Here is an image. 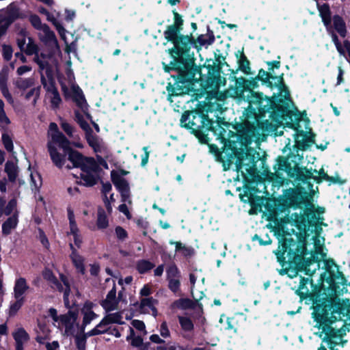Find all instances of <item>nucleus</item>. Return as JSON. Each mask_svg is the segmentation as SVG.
<instances>
[{
    "mask_svg": "<svg viewBox=\"0 0 350 350\" xmlns=\"http://www.w3.org/2000/svg\"><path fill=\"white\" fill-rule=\"evenodd\" d=\"M221 110V105L216 101L199 104L194 109L183 113L180 126L189 130L200 144H208L209 152L216 161L221 163L224 171L229 170L234 164L237 173L241 172L246 178L243 168L252 176L258 172L257 162L261 161L264 164L266 158L250 146L252 142L240 137L242 133L237 128V122H228L218 116L215 120L209 118L208 113Z\"/></svg>",
    "mask_w": 350,
    "mask_h": 350,
    "instance_id": "obj_1",
    "label": "nucleus"
},
{
    "mask_svg": "<svg viewBox=\"0 0 350 350\" xmlns=\"http://www.w3.org/2000/svg\"><path fill=\"white\" fill-rule=\"evenodd\" d=\"M267 75L266 70L260 68L258 75L251 79L236 76L230 77L235 81L234 92L237 97L241 98L245 92H248L246 99L248 105L244 109L241 122H237V128L242 133L240 137L247 142H252L261 133L273 131L275 126L280 124L283 120H290L286 125L293 129H297L301 120L299 111L295 113L291 110L287 100L280 98L279 93L267 96L254 90L259 86L258 81L267 88L268 84L271 85Z\"/></svg>",
    "mask_w": 350,
    "mask_h": 350,
    "instance_id": "obj_2",
    "label": "nucleus"
},
{
    "mask_svg": "<svg viewBox=\"0 0 350 350\" xmlns=\"http://www.w3.org/2000/svg\"><path fill=\"white\" fill-rule=\"evenodd\" d=\"M278 239V248L275 252L278 262L282 266L279 271L281 275H287L290 278H296L299 272L312 276L320 267V260L317 253H310L308 239L310 234L292 233L284 228L275 232Z\"/></svg>",
    "mask_w": 350,
    "mask_h": 350,
    "instance_id": "obj_3",
    "label": "nucleus"
},
{
    "mask_svg": "<svg viewBox=\"0 0 350 350\" xmlns=\"http://www.w3.org/2000/svg\"><path fill=\"white\" fill-rule=\"evenodd\" d=\"M323 262L325 271L320 275V282L315 284L309 275L296 277L299 284L295 293L299 297V303L309 306L312 312L333 302L337 295L347 292V286L350 285L333 258L325 259Z\"/></svg>",
    "mask_w": 350,
    "mask_h": 350,
    "instance_id": "obj_4",
    "label": "nucleus"
},
{
    "mask_svg": "<svg viewBox=\"0 0 350 350\" xmlns=\"http://www.w3.org/2000/svg\"><path fill=\"white\" fill-rule=\"evenodd\" d=\"M176 45L167 50V53L173 58L169 64L163 62V68L165 72L172 71L178 72L177 75H172L175 82L168 83L166 86L167 100L172 102V97L189 94L192 90V86L197 83V72L200 68L196 65L194 57H187L177 50Z\"/></svg>",
    "mask_w": 350,
    "mask_h": 350,
    "instance_id": "obj_5",
    "label": "nucleus"
},
{
    "mask_svg": "<svg viewBox=\"0 0 350 350\" xmlns=\"http://www.w3.org/2000/svg\"><path fill=\"white\" fill-rule=\"evenodd\" d=\"M324 307H319L312 312L311 317L315 323L314 327L321 329L315 334L327 344L329 350H338L336 348L340 344L342 335L340 330L332 325L337 321H342L344 314H349V310L345 305L333 302Z\"/></svg>",
    "mask_w": 350,
    "mask_h": 350,
    "instance_id": "obj_6",
    "label": "nucleus"
},
{
    "mask_svg": "<svg viewBox=\"0 0 350 350\" xmlns=\"http://www.w3.org/2000/svg\"><path fill=\"white\" fill-rule=\"evenodd\" d=\"M310 198L312 195L301 186L284 189L282 195L267 200L265 208L269 213L268 220L273 222L282 220L283 218L280 215L282 213L285 214L284 217L290 216L291 208H304L310 204Z\"/></svg>",
    "mask_w": 350,
    "mask_h": 350,
    "instance_id": "obj_7",
    "label": "nucleus"
},
{
    "mask_svg": "<svg viewBox=\"0 0 350 350\" xmlns=\"http://www.w3.org/2000/svg\"><path fill=\"white\" fill-rule=\"evenodd\" d=\"M325 213V208L322 206L314 207L312 198L310 199V204L307 205L303 212L293 213L291 216L284 217L282 219L283 224H291L297 230L298 233L312 234L319 235L322 230L324 218L321 215Z\"/></svg>",
    "mask_w": 350,
    "mask_h": 350,
    "instance_id": "obj_8",
    "label": "nucleus"
},
{
    "mask_svg": "<svg viewBox=\"0 0 350 350\" xmlns=\"http://www.w3.org/2000/svg\"><path fill=\"white\" fill-rule=\"evenodd\" d=\"M297 155L290 153L288 156L279 155L275 159L273 165L275 172L271 173L269 179L279 186L282 185L285 181L282 172H285L290 178H295L304 184L308 183V180L312 177L311 170L306 167H300L296 161Z\"/></svg>",
    "mask_w": 350,
    "mask_h": 350,
    "instance_id": "obj_9",
    "label": "nucleus"
},
{
    "mask_svg": "<svg viewBox=\"0 0 350 350\" xmlns=\"http://www.w3.org/2000/svg\"><path fill=\"white\" fill-rule=\"evenodd\" d=\"M215 62L213 64H204L202 67L198 66L199 72H197V83H200L201 89L206 93H217L221 86H224L226 83V79L221 75L222 72V66H229L227 62L222 63L225 57L221 55L215 53Z\"/></svg>",
    "mask_w": 350,
    "mask_h": 350,
    "instance_id": "obj_10",
    "label": "nucleus"
},
{
    "mask_svg": "<svg viewBox=\"0 0 350 350\" xmlns=\"http://www.w3.org/2000/svg\"><path fill=\"white\" fill-rule=\"evenodd\" d=\"M174 16V23L166 27L163 32L165 40L178 47L179 45L185 46L188 44L189 38L187 35L182 33L184 26V20L183 16L175 10L172 11Z\"/></svg>",
    "mask_w": 350,
    "mask_h": 350,
    "instance_id": "obj_11",
    "label": "nucleus"
},
{
    "mask_svg": "<svg viewBox=\"0 0 350 350\" xmlns=\"http://www.w3.org/2000/svg\"><path fill=\"white\" fill-rule=\"evenodd\" d=\"M79 168L85 174H80V178L83 182L77 181V185L91 187L97 184L100 178L97 174L101 171V168L94 157H86Z\"/></svg>",
    "mask_w": 350,
    "mask_h": 350,
    "instance_id": "obj_12",
    "label": "nucleus"
},
{
    "mask_svg": "<svg viewBox=\"0 0 350 350\" xmlns=\"http://www.w3.org/2000/svg\"><path fill=\"white\" fill-rule=\"evenodd\" d=\"M207 38H205V35L201 34L195 38L193 36V33H191L189 35H187V37L189 38V43L187 46H183L179 45L176 49L178 51H180L181 53H183L187 57H193V53H191V49L192 47L196 49H200L201 46H204L206 44L211 45L212 44L215 40V36L213 31L210 29L208 27L207 29Z\"/></svg>",
    "mask_w": 350,
    "mask_h": 350,
    "instance_id": "obj_13",
    "label": "nucleus"
},
{
    "mask_svg": "<svg viewBox=\"0 0 350 350\" xmlns=\"http://www.w3.org/2000/svg\"><path fill=\"white\" fill-rule=\"evenodd\" d=\"M255 188L245 185L243 187V193H239V198L241 202L248 203L251 206L249 211L250 215H256L262 211L265 198L254 193Z\"/></svg>",
    "mask_w": 350,
    "mask_h": 350,
    "instance_id": "obj_14",
    "label": "nucleus"
},
{
    "mask_svg": "<svg viewBox=\"0 0 350 350\" xmlns=\"http://www.w3.org/2000/svg\"><path fill=\"white\" fill-rule=\"evenodd\" d=\"M129 174V171L120 169L118 172L113 170L111 172V180L116 189L119 191L122 202H129L130 198V186L129 182L122 176Z\"/></svg>",
    "mask_w": 350,
    "mask_h": 350,
    "instance_id": "obj_15",
    "label": "nucleus"
},
{
    "mask_svg": "<svg viewBox=\"0 0 350 350\" xmlns=\"http://www.w3.org/2000/svg\"><path fill=\"white\" fill-rule=\"evenodd\" d=\"M73 91L72 100L76 103V105L80 108L82 112L84 113L85 118L89 120L91 122L92 120V116L89 113L88 107L89 105L87 103V100L85 98V96L83 93L82 90L79 87V85H73L71 87Z\"/></svg>",
    "mask_w": 350,
    "mask_h": 350,
    "instance_id": "obj_16",
    "label": "nucleus"
},
{
    "mask_svg": "<svg viewBox=\"0 0 350 350\" xmlns=\"http://www.w3.org/2000/svg\"><path fill=\"white\" fill-rule=\"evenodd\" d=\"M59 148L68 156V160L72 163L73 167L79 168L86 157L78 150L72 148L70 141H68L67 144H63Z\"/></svg>",
    "mask_w": 350,
    "mask_h": 350,
    "instance_id": "obj_17",
    "label": "nucleus"
},
{
    "mask_svg": "<svg viewBox=\"0 0 350 350\" xmlns=\"http://www.w3.org/2000/svg\"><path fill=\"white\" fill-rule=\"evenodd\" d=\"M309 135H307V133L304 132L303 130L298 131V133L295 135V146L297 150H307L312 144L315 142V134L312 132H309Z\"/></svg>",
    "mask_w": 350,
    "mask_h": 350,
    "instance_id": "obj_18",
    "label": "nucleus"
},
{
    "mask_svg": "<svg viewBox=\"0 0 350 350\" xmlns=\"http://www.w3.org/2000/svg\"><path fill=\"white\" fill-rule=\"evenodd\" d=\"M269 77V81H270L271 85L268 84V88L270 89L278 88L279 92L278 93L280 94V98L282 97V93H285V94L288 95L289 91L287 86L285 84L284 79V73H282L280 75H275L273 73L267 72Z\"/></svg>",
    "mask_w": 350,
    "mask_h": 350,
    "instance_id": "obj_19",
    "label": "nucleus"
},
{
    "mask_svg": "<svg viewBox=\"0 0 350 350\" xmlns=\"http://www.w3.org/2000/svg\"><path fill=\"white\" fill-rule=\"evenodd\" d=\"M243 50L244 49L242 48L241 51H238L235 53L236 57L237 58L238 68L236 70L230 69L232 74L231 76H235V74L237 73L239 70L242 71L246 75L252 74L251 72L250 62L244 54Z\"/></svg>",
    "mask_w": 350,
    "mask_h": 350,
    "instance_id": "obj_20",
    "label": "nucleus"
},
{
    "mask_svg": "<svg viewBox=\"0 0 350 350\" xmlns=\"http://www.w3.org/2000/svg\"><path fill=\"white\" fill-rule=\"evenodd\" d=\"M107 330H100L93 328L86 334H76L75 336V345L78 350H86V342L88 337L105 334Z\"/></svg>",
    "mask_w": 350,
    "mask_h": 350,
    "instance_id": "obj_21",
    "label": "nucleus"
},
{
    "mask_svg": "<svg viewBox=\"0 0 350 350\" xmlns=\"http://www.w3.org/2000/svg\"><path fill=\"white\" fill-rule=\"evenodd\" d=\"M317 9L319 13V16L321 18L322 22L327 31H330L332 28V18L329 5L327 3H325L322 5H320L317 3Z\"/></svg>",
    "mask_w": 350,
    "mask_h": 350,
    "instance_id": "obj_22",
    "label": "nucleus"
},
{
    "mask_svg": "<svg viewBox=\"0 0 350 350\" xmlns=\"http://www.w3.org/2000/svg\"><path fill=\"white\" fill-rule=\"evenodd\" d=\"M100 304L106 312H110L116 309L118 301L116 299V287L115 284H113V286L108 292L106 299L102 300Z\"/></svg>",
    "mask_w": 350,
    "mask_h": 350,
    "instance_id": "obj_23",
    "label": "nucleus"
},
{
    "mask_svg": "<svg viewBox=\"0 0 350 350\" xmlns=\"http://www.w3.org/2000/svg\"><path fill=\"white\" fill-rule=\"evenodd\" d=\"M47 148L51 159L54 165L59 169L62 168L66 162V154L64 152L63 154L59 153L57 148L51 142H48Z\"/></svg>",
    "mask_w": 350,
    "mask_h": 350,
    "instance_id": "obj_24",
    "label": "nucleus"
},
{
    "mask_svg": "<svg viewBox=\"0 0 350 350\" xmlns=\"http://www.w3.org/2000/svg\"><path fill=\"white\" fill-rule=\"evenodd\" d=\"M199 299L192 300L189 298H180L174 301L170 306L172 310H188L194 309L196 306H202L201 304L198 303Z\"/></svg>",
    "mask_w": 350,
    "mask_h": 350,
    "instance_id": "obj_25",
    "label": "nucleus"
},
{
    "mask_svg": "<svg viewBox=\"0 0 350 350\" xmlns=\"http://www.w3.org/2000/svg\"><path fill=\"white\" fill-rule=\"evenodd\" d=\"M49 131L51 133V139L55 144H57L59 147L64 144H67L69 139L59 131L57 124L55 122H51L49 124Z\"/></svg>",
    "mask_w": 350,
    "mask_h": 350,
    "instance_id": "obj_26",
    "label": "nucleus"
},
{
    "mask_svg": "<svg viewBox=\"0 0 350 350\" xmlns=\"http://www.w3.org/2000/svg\"><path fill=\"white\" fill-rule=\"evenodd\" d=\"M122 319V317L120 312L108 314L102 319L94 328L99 329V327H103L112 323L123 325L124 322Z\"/></svg>",
    "mask_w": 350,
    "mask_h": 350,
    "instance_id": "obj_27",
    "label": "nucleus"
},
{
    "mask_svg": "<svg viewBox=\"0 0 350 350\" xmlns=\"http://www.w3.org/2000/svg\"><path fill=\"white\" fill-rule=\"evenodd\" d=\"M245 321V316L243 313H235L232 317L226 319V329L233 330L236 333Z\"/></svg>",
    "mask_w": 350,
    "mask_h": 350,
    "instance_id": "obj_28",
    "label": "nucleus"
},
{
    "mask_svg": "<svg viewBox=\"0 0 350 350\" xmlns=\"http://www.w3.org/2000/svg\"><path fill=\"white\" fill-rule=\"evenodd\" d=\"M18 213L16 211L2 224V234L4 236L10 234L12 230L16 228L18 223Z\"/></svg>",
    "mask_w": 350,
    "mask_h": 350,
    "instance_id": "obj_29",
    "label": "nucleus"
},
{
    "mask_svg": "<svg viewBox=\"0 0 350 350\" xmlns=\"http://www.w3.org/2000/svg\"><path fill=\"white\" fill-rule=\"evenodd\" d=\"M44 36L40 38L41 41L46 46H58V41L55 36V33L51 30L49 26L44 24L42 29Z\"/></svg>",
    "mask_w": 350,
    "mask_h": 350,
    "instance_id": "obj_30",
    "label": "nucleus"
},
{
    "mask_svg": "<svg viewBox=\"0 0 350 350\" xmlns=\"http://www.w3.org/2000/svg\"><path fill=\"white\" fill-rule=\"evenodd\" d=\"M12 336L16 342V348L24 349L23 343L29 340V334L23 327L18 328Z\"/></svg>",
    "mask_w": 350,
    "mask_h": 350,
    "instance_id": "obj_31",
    "label": "nucleus"
},
{
    "mask_svg": "<svg viewBox=\"0 0 350 350\" xmlns=\"http://www.w3.org/2000/svg\"><path fill=\"white\" fill-rule=\"evenodd\" d=\"M28 289L29 286L25 278H19L16 279L14 287V298H24L23 296Z\"/></svg>",
    "mask_w": 350,
    "mask_h": 350,
    "instance_id": "obj_32",
    "label": "nucleus"
},
{
    "mask_svg": "<svg viewBox=\"0 0 350 350\" xmlns=\"http://www.w3.org/2000/svg\"><path fill=\"white\" fill-rule=\"evenodd\" d=\"M20 17L19 8L14 5V3H11L8 8L6 15L3 18V20L5 23L10 26Z\"/></svg>",
    "mask_w": 350,
    "mask_h": 350,
    "instance_id": "obj_33",
    "label": "nucleus"
},
{
    "mask_svg": "<svg viewBox=\"0 0 350 350\" xmlns=\"http://www.w3.org/2000/svg\"><path fill=\"white\" fill-rule=\"evenodd\" d=\"M332 21H333V27L334 29L342 38H345L347 36V30L346 23L343 18L338 14H335L332 17Z\"/></svg>",
    "mask_w": 350,
    "mask_h": 350,
    "instance_id": "obj_34",
    "label": "nucleus"
},
{
    "mask_svg": "<svg viewBox=\"0 0 350 350\" xmlns=\"http://www.w3.org/2000/svg\"><path fill=\"white\" fill-rule=\"evenodd\" d=\"M314 172L315 173H318L319 174V176H314L312 175V177H311L310 179H314V180L317 183H321L323 180H327V181H330L332 183H342V182H341L340 180V178L339 177H333V176H329L324 170V169L323 167H321L319 171H317V170H314Z\"/></svg>",
    "mask_w": 350,
    "mask_h": 350,
    "instance_id": "obj_35",
    "label": "nucleus"
},
{
    "mask_svg": "<svg viewBox=\"0 0 350 350\" xmlns=\"http://www.w3.org/2000/svg\"><path fill=\"white\" fill-rule=\"evenodd\" d=\"M85 139L88 145L93 149L96 153L101 152V146L99 142V137L93 134V131H89L85 133Z\"/></svg>",
    "mask_w": 350,
    "mask_h": 350,
    "instance_id": "obj_36",
    "label": "nucleus"
},
{
    "mask_svg": "<svg viewBox=\"0 0 350 350\" xmlns=\"http://www.w3.org/2000/svg\"><path fill=\"white\" fill-rule=\"evenodd\" d=\"M5 172L7 173L8 180L14 183L18 176V167L11 161H8L5 165Z\"/></svg>",
    "mask_w": 350,
    "mask_h": 350,
    "instance_id": "obj_37",
    "label": "nucleus"
},
{
    "mask_svg": "<svg viewBox=\"0 0 350 350\" xmlns=\"http://www.w3.org/2000/svg\"><path fill=\"white\" fill-rule=\"evenodd\" d=\"M96 226L98 229H105L109 226V220L105 210L99 207L97 211Z\"/></svg>",
    "mask_w": 350,
    "mask_h": 350,
    "instance_id": "obj_38",
    "label": "nucleus"
},
{
    "mask_svg": "<svg viewBox=\"0 0 350 350\" xmlns=\"http://www.w3.org/2000/svg\"><path fill=\"white\" fill-rule=\"evenodd\" d=\"M171 245H175L176 252L182 251L183 256L187 258L191 257L195 254V250L192 247H187L179 241L170 242Z\"/></svg>",
    "mask_w": 350,
    "mask_h": 350,
    "instance_id": "obj_39",
    "label": "nucleus"
},
{
    "mask_svg": "<svg viewBox=\"0 0 350 350\" xmlns=\"http://www.w3.org/2000/svg\"><path fill=\"white\" fill-rule=\"evenodd\" d=\"M154 267V264L148 260H139L136 263V270L140 274H145Z\"/></svg>",
    "mask_w": 350,
    "mask_h": 350,
    "instance_id": "obj_40",
    "label": "nucleus"
},
{
    "mask_svg": "<svg viewBox=\"0 0 350 350\" xmlns=\"http://www.w3.org/2000/svg\"><path fill=\"white\" fill-rule=\"evenodd\" d=\"M51 85L53 88V89H52L53 97L51 99V107L53 109H57L59 107V105L62 103V98H61L59 93L55 86V83L53 79H51Z\"/></svg>",
    "mask_w": 350,
    "mask_h": 350,
    "instance_id": "obj_41",
    "label": "nucleus"
},
{
    "mask_svg": "<svg viewBox=\"0 0 350 350\" xmlns=\"http://www.w3.org/2000/svg\"><path fill=\"white\" fill-rule=\"evenodd\" d=\"M176 278H181V273L177 265L172 262L166 268V280Z\"/></svg>",
    "mask_w": 350,
    "mask_h": 350,
    "instance_id": "obj_42",
    "label": "nucleus"
},
{
    "mask_svg": "<svg viewBox=\"0 0 350 350\" xmlns=\"http://www.w3.org/2000/svg\"><path fill=\"white\" fill-rule=\"evenodd\" d=\"M178 322L181 329L185 332H191L194 329L192 320L187 317L178 316Z\"/></svg>",
    "mask_w": 350,
    "mask_h": 350,
    "instance_id": "obj_43",
    "label": "nucleus"
},
{
    "mask_svg": "<svg viewBox=\"0 0 350 350\" xmlns=\"http://www.w3.org/2000/svg\"><path fill=\"white\" fill-rule=\"evenodd\" d=\"M167 281V287L175 295H181L180 278L171 279Z\"/></svg>",
    "mask_w": 350,
    "mask_h": 350,
    "instance_id": "obj_44",
    "label": "nucleus"
},
{
    "mask_svg": "<svg viewBox=\"0 0 350 350\" xmlns=\"http://www.w3.org/2000/svg\"><path fill=\"white\" fill-rule=\"evenodd\" d=\"M75 120L79 124L85 133H88L89 131H92V128L89 124L84 120L83 115L77 110L75 111Z\"/></svg>",
    "mask_w": 350,
    "mask_h": 350,
    "instance_id": "obj_45",
    "label": "nucleus"
},
{
    "mask_svg": "<svg viewBox=\"0 0 350 350\" xmlns=\"http://www.w3.org/2000/svg\"><path fill=\"white\" fill-rule=\"evenodd\" d=\"M340 296L341 295H337L334 301L335 303L345 305L346 308L349 310V312H348L349 314H344L343 316L342 321L346 322L347 321L350 320V299L349 298H341Z\"/></svg>",
    "mask_w": 350,
    "mask_h": 350,
    "instance_id": "obj_46",
    "label": "nucleus"
},
{
    "mask_svg": "<svg viewBox=\"0 0 350 350\" xmlns=\"http://www.w3.org/2000/svg\"><path fill=\"white\" fill-rule=\"evenodd\" d=\"M16 299V301L11 304L10 306L9 314L11 317L14 316L18 312V311L23 306L24 301H25L24 298H18Z\"/></svg>",
    "mask_w": 350,
    "mask_h": 350,
    "instance_id": "obj_47",
    "label": "nucleus"
},
{
    "mask_svg": "<svg viewBox=\"0 0 350 350\" xmlns=\"http://www.w3.org/2000/svg\"><path fill=\"white\" fill-rule=\"evenodd\" d=\"M28 43L26 46V49L25 51V53L27 55H32L33 54H37L38 52V46L34 42L33 39L31 37L28 38Z\"/></svg>",
    "mask_w": 350,
    "mask_h": 350,
    "instance_id": "obj_48",
    "label": "nucleus"
},
{
    "mask_svg": "<svg viewBox=\"0 0 350 350\" xmlns=\"http://www.w3.org/2000/svg\"><path fill=\"white\" fill-rule=\"evenodd\" d=\"M159 301L156 299H154L152 297H144L141 299L140 304H139V308L141 310H143V309L145 307L151 308L154 305L158 304Z\"/></svg>",
    "mask_w": 350,
    "mask_h": 350,
    "instance_id": "obj_49",
    "label": "nucleus"
},
{
    "mask_svg": "<svg viewBox=\"0 0 350 350\" xmlns=\"http://www.w3.org/2000/svg\"><path fill=\"white\" fill-rule=\"evenodd\" d=\"M3 144L8 152H12L14 149L13 141L11 137L6 133L2 134Z\"/></svg>",
    "mask_w": 350,
    "mask_h": 350,
    "instance_id": "obj_50",
    "label": "nucleus"
},
{
    "mask_svg": "<svg viewBox=\"0 0 350 350\" xmlns=\"http://www.w3.org/2000/svg\"><path fill=\"white\" fill-rule=\"evenodd\" d=\"M33 85V79L31 78L22 79L20 78L16 81V86L20 90H26Z\"/></svg>",
    "mask_w": 350,
    "mask_h": 350,
    "instance_id": "obj_51",
    "label": "nucleus"
},
{
    "mask_svg": "<svg viewBox=\"0 0 350 350\" xmlns=\"http://www.w3.org/2000/svg\"><path fill=\"white\" fill-rule=\"evenodd\" d=\"M29 22L31 25L37 30H42L44 24L42 23L41 19L37 14H31L29 16Z\"/></svg>",
    "mask_w": 350,
    "mask_h": 350,
    "instance_id": "obj_52",
    "label": "nucleus"
},
{
    "mask_svg": "<svg viewBox=\"0 0 350 350\" xmlns=\"http://www.w3.org/2000/svg\"><path fill=\"white\" fill-rule=\"evenodd\" d=\"M329 33H331V36H332V41L334 43L335 46H336V48L338 51V52L340 54V55H345V50L341 44V42L338 39V36L336 35V33H335L333 31V29H332L330 31H328Z\"/></svg>",
    "mask_w": 350,
    "mask_h": 350,
    "instance_id": "obj_53",
    "label": "nucleus"
},
{
    "mask_svg": "<svg viewBox=\"0 0 350 350\" xmlns=\"http://www.w3.org/2000/svg\"><path fill=\"white\" fill-rule=\"evenodd\" d=\"M115 233L117 239L121 241L128 238L127 231L120 226H118L115 228Z\"/></svg>",
    "mask_w": 350,
    "mask_h": 350,
    "instance_id": "obj_54",
    "label": "nucleus"
},
{
    "mask_svg": "<svg viewBox=\"0 0 350 350\" xmlns=\"http://www.w3.org/2000/svg\"><path fill=\"white\" fill-rule=\"evenodd\" d=\"M17 200L16 198H12L9 200L6 206H5V215H10L13 211L16 208Z\"/></svg>",
    "mask_w": 350,
    "mask_h": 350,
    "instance_id": "obj_55",
    "label": "nucleus"
},
{
    "mask_svg": "<svg viewBox=\"0 0 350 350\" xmlns=\"http://www.w3.org/2000/svg\"><path fill=\"white\" fill-rule=\"evenodd\" d=\"M265 237H267V241H264V239H262L260 236H258L257 234H255L252 237V241H257L258 242L259 245L261 246H266V245L271 244L272 240L269 237V234H266Z\"/></svg>",
    "mask_w": 350,
    "mask_h": 350,
    "instance_id": "obj_56",
    "label": "nucleus"
},
{
    "mask_svg": "<svg viewBox=\"0 0 350 350\" xmlns=\"http://www.w3.org/2000/svg\"><path fill=\"white\" fill-rule=\"evenodd\" d=\"M98 317L94 311H85L83 312V321L84 325H89L91 321Z\"/></svg>",
    "mask_w": 350,
    "mask_h": 350,
    "instance_id": "obj_57",
    "label": "nucleus"
},
{
    "mask_svg": "<svg viewBox=\"0 0 350 350\" xmlns=\"http://www.w3.org/2000/svg\"><path fill=\"white\" fill-rule=\"evenodd\" d=\"M13 50L11 46L3 44L2 50V55L4 60L8 62L12 59Z\"/></svg>",
    "mask_w": 350,
    "mask_h": 350,
    "instance_id": "obj_58",
    "label": "nucleus"
},
{
    "mask_svg": "<svg viewBox=\"0 0 350 350\" xmlns=\"http://www.w3.org/2000/svg\"><path fill=\"white\" fill-rule=\"evenodd\" d=\"M40 87L38 86L37 88H33L31 89L26 94H25V99L29 100L33 96H35L34 97V102L37 100V99L40 96Z\"/></svg>",
    "mask_w": 350,
    "mask_h": 350,
    "instance_id": "obj_59",
    "label": "nucleus"
},
{
    "mask_svg": "<svg viewBox=\"0 0 350 350\" xmlns=\"http://www.w3.org/2000/svg\"><path fill=\"white\" fill-rule=\"evenodd\" d=\"M70 258L75 268L84 265V258L79 253L75 256H70Z\"/></svg>",
    "mask_w": 350,
    "mask_h": 350,
    "instance_id": "obj_60",
    "label": "nucleus"
},
{
    "mask_svg": "<svg viewBox=\"0 0 350 350\" xmlns=\"http://www.w3.org/2000/svg\"><path fill=\"white\" fill-rule=\"evenodd\" d=\"M266 64L268 66V70L266 71V72L273 74L274 69H279L281 66V63L279 60L268 61Z\"/></svg>",
    "mask_w": 350,
    "mask_h": 350,
    "instance_id": "obj_61",
    "label": "nucleus"
},
{
    "mask_svg": "<svg viewBox=\"0 0 350 350\" xmlns=\"http://www.w3.org/2000/svg\"><path fill=\"white\" fill-rule=\"evenodd\" d=\"M131 325L138 331H144V334H146V325L144 321L141 320L135 319L131 321Z\"/></svg>",
    "mask_w": 350,
    "mask_h": 350,
    "instance_id": "obj_62",
    "label": "nucleus"
},
{
    "mask_svg": "<svg viewBox=\"0 0 350 350\" xmlns=\"http://www.w3.org/2000/svg\"><path fill=\"white\" fill-rule=\"evenodd\" d=\"M42 276H43V278L49 282L50 283L53 281V280L55 278H56L57 277L55 275V274L53 273V272L52 271V270H51L50 269H47L46 268L43 271H42Z\"/></svg>",
    "mask_w": 350,
    "mask_h": 350,
    "instance_id": "obj_63",
    "label": "nucleus"
},
{
    "mask_svg": "<svg viewBox=\"0 0 350 350\" xmlns=\"http://www.w3.org/2000/svg\"><path fill=\"white\" fill-rule=\"evenodd\" d=\"M8 68L3 67L0 71V85H8Z\"/></svg>",
    "mask_w": 350,
    "mask_h": 350,
    "instance_id": "obj_64",
    "label": "nucleus"
}]
</instances>
